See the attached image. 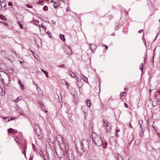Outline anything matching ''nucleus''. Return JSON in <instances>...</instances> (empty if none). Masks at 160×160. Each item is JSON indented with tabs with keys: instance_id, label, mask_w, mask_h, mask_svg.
Returning a JSON list of instances; mask_svg holds the SVG:
<instances>
[{
	"instance_id": "61",
	"label": "nucleus",
	"mask_w": 160,
	"mask_h": 160,
	"mask_svg": "<svg viewBox=\"0 0 160 160\" xmlns=\"http://www.w3.org/2000/svg\"><path fill=\"white\" fill-rule=\"evenodd\" d=\"M33 83L34 84H35V82H33Z\"/></svg>"
},
{
	"instance_id": "47",
	"label": "nucleus",
	"mask_w": 160,
	"mask_h": 160,
	"mask_svg": "<svg viewBox=\"0 0 160 160\" xmlns=\"http://www.w3.org/2000/svg\"><path fill=\"white\" fill-rule=\"evenodd\" d=\"M118 136H119V135L118 133H116V135H115V136L117 137H118Z\"/></svg>"
},
{
	"instance_id": "35",
	"label": "nucleus",
	"mask_w": 160,
	"mask_h": 160,
	"mask_svg": "<svg viewBox=\"0 0 160 160\" xmlns=\"http://www.w3.org/2000/svg\"><path fill=\"white\" fill-rule=\"evenodd\" d=\"M116 132H120V129H118L117 127L116 128Z\"/></svg>"
},
{
	"instance_id": "29",
	"label": "nucleus",
	"mask_w": 160,
	"mask_h": 160,
	"mask_svg": "<svg viewBox=\"0 0 160 160\" xmlns=\"http://www.w3.org/2000/svg\"><path fill=\"white\" fill-rule=\"evenodd\" d=\"M8 5L9 6H13V4H12V2H9L8 3Z\"/></svg>"
},
{
	"instance_id": "53",
	"label": "nucleus",
	"mask_w": 160,
	"mask_h": 160,
	"mask_svg": "<svg viewBox=\"0 0 160 160\" xmlns=\"http://www.w3.org/2000/svg\"><path fill=\"white\" fill-rule=\"evenodd\" d=\"M146 56H145V57H144V61L145 62V59H146Z\"/></svg>"
},
{
	"instance_id": "34",
	"label": "nucleus",
	"mask_w": 160,
	"mask_h": 160,
	"mask_svg": "<svg viewBox=\"0 0 160 160\" xmlns=\"http://www.w3.org/2000/svg\"><path fill=\"white\" fill-rule=\"evenodd\" d=\"M15 118H14V117H12L11 118V119H8V121H10L11 120H13Z\"/></svg>"
},
{
	"instance_id": "16",
	"label": "nucleus",
	"mask_w": 160,
	"mask_h": 160,
	"mask_svg": "<svg viewBox=\"0 0 160 160\" xmlns=\"http://www.w3.org/2000/svg\"><path fill=\"white\" fill-rule=\"evenodd\" d=\"M41 71L46 75L47 77L48 78V72L47 71H45L42 69H41Z\"/></svg>"
},
{
	"instance_id": "19",
	"label": "nucleus",
	"mask_w": 160,
	"mask_h": 160,
	"mask_svg": "<svg viewBox=\"0 0 160 160\" xmlns=\"http://www.w3.org/2000/svg\"><path fill=\"white\" fill-rule=\"evenodd\" d=\"M15 140L16 141V142L18 144L20 142V141L18 139V137H16L15 139Z\"/></svg>"
},
{
	"instance_id": "21",
	"label": "nucleus",
	"mask_w": 160,
	"mask_h": 160,
	"mask_svg": "<svg viewBox=\"0 0 160 160\" xmlns=\"http://www.w3.org/2000/svg\"><path fill=\"white\" fill-rule=\"evenodd\" d=\"M130 140H131V141L129 143V145H130L131 143V142H132L133 141V136H131V137L130 138Z\"/></svg>"
},
{
	"instance_id": "10",
	"label": "nucleus",
	"mask_w": 160,
	"mask_h": 160,
	"mask_svg": "<svg viewBox=\"0 0 160 160\" xmlns=\"http://www.w3.org/2000/svg\"><path fill=\"white\" fill-rule=\"evenodd\" d=\"M60 4L59 2L57 1H56L54 3H53V6L55 8H58Z\"/></svg>"
},
{
	"instance_id": "26",
	"label": "nucleus",
	"mask_w": 160,
	"mask_h": 160,
	"mask_svg": "<svg viewBox=\"0 0 160 160\" xmlns=\"http://www.w3.org/2000/svg\"><path fill=\"white\" fill-rule=\"evenodd\" d=\"M83 76L84 77V78H82V79L83 80V81H84L86 82H88V80L87 78L86 77H84V76Z\"/></svg>"
},
{
	"instance_id": "49",
	"label": "nucleus",
	"mask_w": 160,
	"mask_h": 160,
	"mask_svg": "<svg viewBox=\"0 0 160 160\" xmlns=\"http://www.w3.org/2000/svg\"><path fill=\"white\" fill-rule=\"evenodd\" d=\"M129 126L130 127L132 128V126L131 125V123H130L129 124Z\"/></svg>"
},
{
	"instance_id": "62",
	"label": "nucleus",
	"mask_w": 160,
	"mask_h": 160,
	"mask_svg": "<svg viewBox=\"0 0 160 160\" xmlns=\"http://www.w3.org/2000/svg\"><path fill=\"white\" fill-rule=\"evenodd\" d=\"M126 88H124V90H126Z\"/></svg>"
},
{
	"instance_id": "27",
	"label": "nucleus",
	"mask_w": 160,
	"mask_h": 160,
	"mask_svg": "<svg viewBox=\"0 0 160 160\" xmlns=\"http://www.w3.org/2000/svg\"><path fill=\"white\" fill-rule=\"evenodd\" d=\"M27 7L29 8H32L33 7V6L31 5H30L29 4H27Z\"/></svg>"
},
{
	"instance_id": "3",
	"label": "nucleus",
	"mask_w": 160,
	"mask_h": 160,
	"mask_svg": "<svg viewBox=\"0 0 160 160\" xmlns=\"http://www.w3.org/2000/svg\"><path fill=\"white\" fill-rule=\"evenodd\" d=\"M103 126L105 129L107 133H109L112 131V126L111 124L107 121H104Z\"/></svg>"
},
{
	"instance_id": "8",
	"label": "nucleus",
	"mask_w": 160,
	"mask_h": 160,
	"mask_svg": "<svg viewBox=\"0 0 160 160\" xmlns=\"http://www.w3.org/2000/svg\"><path fill=\"white\" fill-rule=\"evenodd\" d=\"M90 48L92 52H93V51L95 50L96 49V46L95 44H91L90 45Z\"/></svg>"
},
{
	"instance_id": "17",
	"label": "nucleus",
	"mask_w": 160,
	"mask_h": 160,
	"mask_svg": "<svg viewBox=\"0 0 160 160\" xmlns=\"http://www.w3.org/2000/svg\"><path fill=\"white\" fill-rule=\"evenodd\" d=\"M86 103L89 107H90L91 106V102L89 100H88L86 101Z\"/></svg>"
},
{
	"instance_id": "54",
	"label": "nucleus",
	"mask_w": 160,
	"mask_h": 160,
	"mask_svg": "<svg viewBox=\"0 0 160 160\" xmlns=\"http://www.w3.org/2000/svg\"><path fill=\"white\" fill-rule=\"evenodd\" d=\"M5 94V92H4L3 94V93H2V95L3 96V95H4Z\"/></svg>"
},
{
	"instance_id": "57",
	"label": "nucleus",
	"mask_w": 160,
	"mask_h": 160,
	"mask_svg": "<svg viewBox=\"0 0 160 160\" xmlns=\"http://www.w3.org/2000/svg\"><path fill=\"white\" fill-rule=\"evenodd\" d=\"M116 29H117V30H118V26H117L116 27Z\"/></svg>"
},
{
	"instance_id": "1",
	"label": "nucleus",
	"mask_w": 160,
	"mask_h": 160,
	"mask_svg": "<svg viewBox=\"0 0 160 160\" xmlns=\"http://www.w3.org/2000/svg\"><path fill=\"white\" fill-rule=\"evenodd\" d=\"M92 139L95 144L98 146H102L104 149L106 148L108 144L106 141L101 138V136L95 133L92 135Z\"/></svg>"
},
{
	"instance_id": "32",
	"label": "nucleus",
	"mask_w": 160,
	"mask_h": 160,
	"mask_svg": "<svg viewBox=\"0 0 160 160\" xmlns=\"http://www.w3.org/2000/svg\"><path fill=\"white\" fill-rule=\"evenodd\" d=\"M143 64L142 63V64L141 67H140V69L142 71L143 70Z\"/></svg>"
},
{
	"instance_id": "50",
	"label": "nucleus",
	"mask_w": 160,
	"mask_h": 160,
	"mask_svg": "<svg viewBox=\"0 0 160 160\" xmlns=\"http://www.w3.org/2000/svg\"><path fill=\"white\" fill-rule=\"evenodd\" d=\"M14 52L16 56L17 57L18 56V55L17 54L16 52H15L14 51Z\"/></svg>"
},
{
	"instance_id": "24",
	"label": "nucleus",
	"mask_w": 160,
	"mask_h": 160,
	"mask_svg": "<svg viewBox=\"0 0 160 160\" xmlns=\"http://www.w3.org/2000/svg\"><path fill=\"white\" fill-rule=\"evenodd\" d=\"M125 94H126V92H121L120 93V95L121 96L124 97L125 96Z\"/></svg>"
},
{
	"instance_id": "44",
	"label": "nucleus",
	"mask_w": 160,
	"mask_h": 160,
	"mask_svg": "<svg viewBox=\"0 0 160 160\" xmlns=\"http://www.w3.org/2000/svg\"><path fill=\"white\" fill-rule=\"evenodd\" d=\"M34 22H37V23H39V21L38 20H35L34 21Z\"/></svg>"
},
{
	"instance_id": "4",
	"label": "nucleus",
	"mask_w": 160,
	"mask_h": 160,
	"mask_svg": "<svg viewBox=\"0 0 160 160\" xmlns=\"http://www.w3.org/2000/svg\"><path fill=\"white\" fill-rule=\"evenodd\" d=\"M63 49L65 52L68 55H70L72 54L73 52L71 48L66 45L64 46Z\"/></svg>"
},
{
	"instance_id": "42",
	"label": "nucleus",
	"mask_w": 160,
	"mask_h": 160,
	"mask_svg": "<svg viewBox=\"0 0 160 160\" xmlns=\"http://www.w3.org/2000/svg\"><path fill=\"white\" fill-rule=\"evenodd\" d=\"M69 10V8L68 7H67L66 9V12H68Z\"/></svg>"
},
{
	"instance_id": "46",
	"label": "nucleus",
	"mask_w": 160,
	"mask_h": 160,
	"mask_svg": "<svg viewBox=\"0 0 160 160\" xmlns=\"http://www.w3.org/2000/svg\"><path fill=\"white\" fill-rule=\"evenodd\" d=\"M18 84H19L20 85H21V84H22L21 83V82L19 80H18Z\"/></svg>"
},
{
	"instance_id": "20",
	"label": "nucleus",
	"mask_w": 160,
	"mask_h": 160,
	"mask_svg": "<svg viewBox=\"0 0 160 160\" xmlns=\"http://www.w3.org/2000/svg\"><path fill=\"white\" fill-rule=\"evenodd\" d=\"M40 128L38 126V125L37 124H36L34 125V129L35 130H36L37 129H38V128Z\"/></svg>"
},
{
	"instance_id": "64",
	"label": "nucleus",
	"mask_w": 160,
	"mask_h": 160,
	"mask_svg": "<svg viewBox=\"0 0 160 160\" xmlns=\"http://www.w3.org/2000/svg\"><path fill=\"white\" fill-rule=\"evenodd\" d=\"M29 160H32V159H30Z\"/></svg>"
},
{
	"instance_id": "5",
	"label": "nucleus",
	"mask_w": 160,
	"mask_h": 160,
	"mask_svg": "<svg viewBox=\"0 0 160 160\" xmlns=\"http://www.w3.org/2000/svg\"><path fill=\"white\" fill-rule=\"evenodd\" d=\"M35 132L36 133L39 139H40L42 138V131L40 128L35 130Z\"/></svg>"
},
{
	"instance_id": "6",
	"label": "nucleus",
	"mask_w": 160,
	"mask_h": 160,
	"mask_svg": "<svg viewBox=\"0 0 160 160\" xmlns=\"http://www.w3.org/2000/svg\"><path fill=\"white\" fill-rule=\"evenodd\" d=\"M109 139L110 142L111 144L114 143L116 141L115 138L112 136L110 137H109Z\"/></svg>"
},
{
	"instance_id": "2",
	"label": "nucleus",
	"mask_w": 160,
	"mask_h": 160,
	"mask_svg": "<svg viewBox=\"0 0 160 160\" xmlns=\"http://www.w3.org/2000/svg\"><path fill=\"white\" fill-rule=\"evenodd\" d=\"M81 148L84 152H86L89 147V142L87 139H83L80 143Z\"/></svg>"
},
{
	"instance_id": "18",
	"label": "nucleus",
	"mask_w": 160,
	"mask_h": 160,
	"mask_svg": "<svg viewBox=\"0 0 160 160\" xmlns=\"http://www.w3.org/2000/svg\"><path fill=\"white\" fill-rule=\"evenodd\" d=\"M27 146L24 148L23 151L22 152V153L24 154V155L26 157V152Z\"/></svg>"
},
{
	"instance_id": "33",
	"label": "nucleus",
	"mask_w": 160,
	"mask_h": 160,
	"mask_svg": "<svg viewBox=\"0 0 160 160\" xmlns=\"http://www.w3.org/2000/svg\"><path fill=\"white\" fill-rule=\"evenodd\" d=\"M5 25L8 26V23L5 22H2Z\"/></svg>"
},
{
	"instance_id": "15",
	"label": "nucleus",
	"mask_w": 160,
	"mask_h": 160,
	"mask_svg": "<svg viewBox=\"0 0 160 160\" xmlns=\"http://www.w3.org/2000/svg\"><path fill=\"white\" fill-rule=\"evenodd\" d=\"M0 18L4 20H6L7 19V18L5 17L2 14H1L0 15Z\"/></svg>"
},
{
	"instance_id": "11",
	"label": "nucleus",
	"mask_w": 160,
	"mask_h": 160,
	"mask_svg": "<svg viewBox=\"0 0 160 160\" xmlns=\"http://www.w3.org/2000/svg\"><path fill=\"white\" fill-rule=\"evenodd\" d=\"M38 103L39 104L40 107H41V108L42 109V110L43 111H44V110L45 109V108L43 106L42 103L41 102L39 101L38 102Z\"/></svg>"
},
{
	"instance_id": "36",
	"label": "nucleus",
	"mask_w": 160,
	"mask_h": 160,
	"mask_svg": "<svg viewBox=\"0 0 160 160\" xmlns=\"http://www.w3.org/2000/svg\"><path fill=\"white\" fill-rule=\"evenodd\" d=\"M19 26L21 28V29H22L23 28L22 25V24L20 23L19 24Z\"/></svg>"
},
{
	"instance_id": "38",
	"label": "nucleus",
	"mask_w": 160,
	"mask_h": 160,
	"mask_svg": "<svg viewBox=\"0 0 160 160\" xmlns=\"http://www.w3.org/2000/svg\"><path fill=\"white\" fill-rule=\"evenodd\" d=\"M20 113L21 115H23L24 114V112L23 111H20Z\"/></svg>"
},
{
	"instance_id": "58",
	"label": "nucleus",
	"mask_w": 160,
	"mask_h": 160,
	"mask_svg": "<svg viewBox=\"0 0 160 160\" xmlns=\"http://www.w3.org/2000/svg\"><path fill=\"white\" fill-rule=\"evenodd\" d=\"M20 63H23V62L21 61H20Z\"/></svg>"
},
{
	"instance_id": "41",
	"label": "nucleus",
	"mask_w": 160,
	"mask_h": 160,
	"mask_svg": "<svg viewBox=\"0 0 160 160\" xmlns=\"http://www.w3.org/2000/svg\"><path fill=\"white\" fill-rule=\"evenodd\" d=\"M124 106L125 107H126L127 108H128V105L125 102L124 103Z\"/></svg>"
},
{
	"instance_id": "12",
	"label": "nucleus",
	"mask_w": 160,
	"mask_h": 160,
	"mask_svg": "<svg viewBox=\"0 0 160 160\" xmlns=\"http://www.w3.org/2000/svg\"><path fill=\"white\" fill-rule=\"evenodd\" d=\"M118 160H124L123 157L120 154H118Z\"/></svg>"
},
{
	"instance_id": "63",
	"label": "nucleus",
	"mask_w": 160,
	"mask_h": 160,
	"mask_svg": "<svg viewBox=\"0 0 160 160\" xmlns=\"http://www.w3.org/2000/svg\"><path fill=\"white\" fill-rule=\"evenodd\" d=\"M51 2H53V1H51Z\"/></svg>"
},
{
	"instance_id": "52",
	"label": "nucleus",
	"mask_w": 160,
	"mask_h": 160,
	"mask_svg": "<svg viewBox=\"0 0 160 160\" xmlns=\"http://www.w3.org/2000/svg\"><path fill=\"white\" fill-rule=\"evenodd\" d=\"M43 160H46L44 156H43Z\"/></svg>"
},
{
	"instance_id": "60",
	"label": "nucleus",
	"mask_w": 160,
	"mask_h": 160,
	"mask_svg": "<svg viewBox=\"0 0 160 160\" xmlns=\"http://www.w3.org/2000/svg\"><path fill=\"white\" fill-rule=\"evenodd\" d=\"M83 108H84V107H83V106H82V109H83Z\"/></svg>"
},
{
	"instance_id": "31",
	"label": "nucleus",
	"mask_w": 160,
	"mask_h": 160,
	"mask_svg": "<svg viewBox=\"0 0 160 160\" xmlns=\"http://www.w3.org/2000/svg\"><path fill=\"white\" fill-rule=\"evenodd\" d=\"M65 64H62L61 65H59L58 67H65Z\"/></svg>"
},
{
	"instance_id": "39",
	"label": "nucleus",
	"mask_w": 160,
	"mask_h": 160,
	"mask_svg": "<svg viewBox=\"0 0 160 160\" xmlns=\"http://www.w3.org/2000/svg\"><path fill=\"white\" fill-rule=\"evenodd\" d=\"M143 29H141L138 31V32L139 33H141L142 32H143Z\"/></svg>"
},
{
	"instance_id": "37",
	"label": "nucleus",
	"mask_w": 160,
	"mask_h": 160,
	"mask_svg": "<svg viewBox=\"0 0 160 160\" xmlns=\"http://www.w3.org/2000/svg\"><path fill=\"white\" fill-rule=\"evenodd\" d=\"M40 27L43 28L44 29H46V28L43 24H42Z\"/></svg>"
},
{
	"instance_id": "48",
	"label": "nucleus",
	"mask_w": 160,
	"mask_h": 160,
	"mask_svg": "<svg viewBox=\"0 0 160 160\" xmlns=\"http://www.w3.org/2000/svg\"><path fill=\"white\" fill-rule=\"evenodd\" d=\"M143 42H144V44L146 46V41H145V40H144V41H143Z\"/></svg>"
},
{
	"instance_id": "45",
	"label": "nucleus",
	"mask_w": 160,
	"mask_h": 160,
	"mask_svg": "<svg viewBox=\"0 0 160 160\" xmlns=\"http://www.w3.org/2000/svg\"><path fill=\"white\" fill-rule=\"evenodd\" d=\"M103 45L105 47V48L107 49V50L108 49V47L106 45L104 44H103Z\"/></svg>"
},
{
	"instance_id": "43",
	"label": "nucleus",
	"mask_w": 160,
	"mask_h": 160,
	"mask_svg": "<svg viewBox=\"0 0 160 160\" xmlns=\"http://www.w3.org/2000/svg\"><path fill=\"white\" fill-rule=\"evenodd\" d=\"M47 34L49 36H50V34H51V32L49 31L47 32Z\"/></svg>"
},
{
	"instance_id": "55",
	"label": "nucleus",
	"mask_w": 160,
	"mask_h": 160,
	"mask_svg": "<svg viewBox=\"0 0 160 160\" xmlns=\"http://www.w3.org/2000/svg\"><path fill=\"white\" fill-rule=\"evenodd\" d=\"M38 56L37 55H35V58H38Z\"/></svg>"
},
{
	"instance_id": "25",
	"label": "nucleus",
	"mask_w": 160,
	"mask_h": 160,
	"mask_svg": "<svg viewBox=\"0 0 160 160\" xmlns=\"http://www.w3.org/2000/svg\"><path fill=\"white\" fill-rule=\"evenodd\" d=\"M43 10L44 11H47L48 10V7L46 6H45L43 8Z\"/></svg>"
},
{
	"instance_id": "40",
	"label": "nucleus",
	"mask_w": 160,
	"mask_h": 160,
	"mask_svg": "<svg viewBox=\"0 0 160 160\" xmlns=\"http://www.w3.org/2000/svg\"><path fill=\"white\" fill-rule=\"evenodd\" d=\"M33 149L34 150V152H36V151H37V149H36V147H35L33 148Z\"/></svg>"
},
{
	"instance_id": "7",
	"label": "nucleus",
	"mask_w": 160,
	"mask_h": 160,
	"mask_svg": "<svg viewBox=\"0 0 160 160\" xmlns=\"http://www.w3.org/2000/svg\"><path fill=\"white\" fill-rule=\"evenodd\" d=\"M8 133H13L14 134H15L16 133H17L18 131L17 130H16L14 129H12V128H10L8 129Z\"/></svg>"
},
{
	"instance_id": "28",
	"label": "nucleus",
	"mask_w": 160,
	"mask_h": 160,
	"mask_svg": "<svg viewBox=\"0 0 160 160\" xmlns=\"http://www.w3.org/2000/svg\"><path fill=\"white\" fill-rule=\"evenodd\" d=\"M83 112L84 113V115H85V119L86 118V115H87L88 114H87L86 113V112H85V111L84 110H83Z\"/></svg>"
},
{
	"instance_id": "51",
	"label": "nucleus",
	"mask_w": 160,
	"mask_h": 160,
	"mask_svg": "<svg viewBox=\"0 0 160 160\" xmlns=\"http://www.w3.org/2000/svg\"><path fill=\"white\" fill-rule=\"evenodd\" d=\"M32 148L35 147V146L33 143H32Z\"/></svg>"
},
{
	"instance_id": "14",
	"label": "nucleus",
	"mask_w": 160,
	"mask_h": 160,
	"mask_svg": "<svg viewBox=\"0 0 160 160\" xmlns=\"http://www.w3.org/2000/svg\"><path fill=\"white\" fill-rule=\"evenodd\" d=\"M21 99L22 97L21 96L18 97L16 99H15L14 102H17L21 100Z\"/></svg>"
},
{
	"instance_id": "13",
	"label": "nucleus",
	"mask_w": 160,
	"mask_h": 160,
	"mask_svg": "<svg viewBox=\"0 0 160 160\" xmlns=\"http://www.w3.org/2000/svg\"><path fill=\"white\" fill-rule=\"evenodd\" d=\"M60 38L62 41H65V36L63 35L60 34Z\"/></svg>"
},
{
	"instance_id": "9",
	"label": "nucleus",
	"mask_w": 160,
	"mask_h": 160,
	"mask_svg": "<svg viewBox=\"0 0 160 160\" xmlns=\"http://www.w3.org/2000/svg\"><path fill=\"white\" fill-rule=\"evenodd\" d=\"M68 74L69 76H71L73 78H74L76 77L75 74L71 71H68Z\"/></svg>"
},
{
	"instance_id": "23",
	"label": "nucleus",
	"mask_w": 160,
	"mask_h": 160,
	"mask_svg": "<svg viewBox=\"0 0 160 160\" xmlns=\"http://www.w3.org/2000/svg\"><path fill=\"white\" fill-rule=\"evenodd\" d=\"M20 87L21 88V89L22 90H24L25 89V87L24 86V85L23 84H21L20 85Z\"/></svg>"
},
{
	"instance_id": "30",
	"label": "nucleus",
	"mask_w": 160,
	"mask_h": 160,
	"mask_svg": "<svg viewBox=\"0 0 160 160\" xmlns=\"http://www.w3.org/2000/svg\"><path fill=\"white\" fill-rule=\"evenodd\" d=\"M31 52H32V54L33 55V56L34 57H35V55H36V54H35L34 53V52H33L32 50L31 49Z\"/></svg>"
},
{
	"instance_id": "22",
	"label": "nucleus",
	"mask_w": 160,
	"mask_h": 160,
	"mask_svg": "<svg viewBox=\"0 0 160 160\" xmlns=\"http://www.w3.org/2000/svg\"><path fill=\"white\" fill-rule=\"evenodd\" d=\"M7 4L6 3H4L3 2H2L1 3V7H5Z\"/></svg>"
},
{
	"instance_id": "56",
	"label": "nucleus",
	"mask_w": 160,
	"mask_h": 160,
	"mask_svg": "<svg viewBox=\"0 0 160 160\" xmlns=\"http://www.w3.org/2000/svg\"><path fill=\"white\" fill-rule=\"evenodd\" d=\"M34 85L37 86H38V85L36 83L34 84Z\"/></svg>"
},
{
	"instance_id": "59",
	"label": "nucleus",
	"mask_w": 160,
	"mask_h": 160,
	"mask_svg": "<svg viewBox=\"0 0 160 160\" xmlns=\"http://www.w3.org/2000/svg\"><path fill=\"white\" fill-rule=\"evenodd\" d=\"M7 117H5V118H4V119H7Z\"/></svg>"
}]
</instances>
